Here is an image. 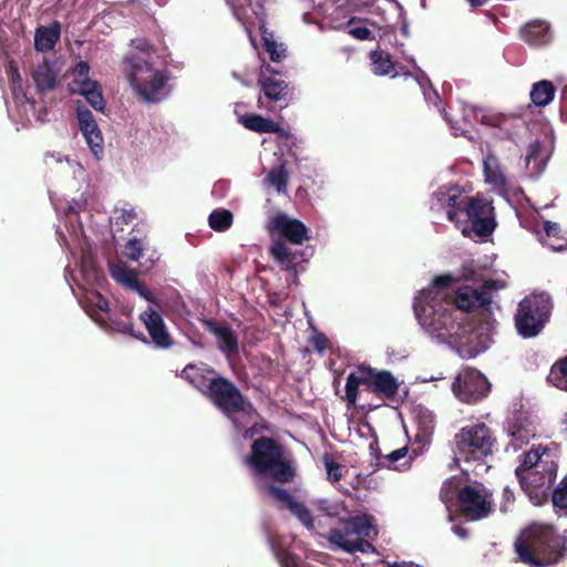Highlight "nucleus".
Instances as JSON below:
<instances>
[{
	"instance_id": "nucleus-1",
	"label": "nucleus",
	"mask_w": 567,
	"mask_h": 567,
	"mask_svg": "<svg viewBox=\"0 0 567 567\" xmlns=\"http://www.w3.org/2000/svg\"><path fill=\"white\" fill-rule=\"evenodd\" d=\"M461 277L476 286L458 287L452 303L449 297L453 277L439 276L414 297L413 310L423 332L433 342L445 346L462 359H474L493 343L496 320L489 311L481 317L457 311L487 310L493 292L504 288L505 284L486 279L484 267L474 260L463 265Z\"/></svg>"
},
{
	"instance_id": "nucleus-2",
	"label": "nucleus",
	"mask_w": 567,
	"mask_h": 567,
	"mask_svg": "<svg viewBox=\"0 0 567 567\" xmlns=\"http://www.w3.org/2000/svg\"><path fill=\"white\" fill-rule=\"evenodd\" d=\"M80 206L81 204L75 202L74 205L63 208L65 213V231L61 228L58 229L60 240L71 252L76 266L75 272L71 271L70 266H66L65 271L70 279L83 290V295L79 297L80 303L99 326L137 338L133 332L131 323L112 320L109 302L96 290L105 281V278L95 264L91 245L79 221L78 209Z\"/></svg>"
},
{
	"instance_id": "nucleus-3",
	"label": "nucleus",
	"mask_w": 567,
	"mask_h": 567,
	"mask_svg": "<svg viewBox=\"0 0 567 567\" xmlns=\"http://www.w3.org/2000/svg\"><path fill=\"white\" fill-rule=\"evenodd\" d=\"M431 209L445 212L447 219L454 223L463 235L472 230L480 237H486L495 229L491 203L463 194L457 185L440 187L431 199Z\"/></svg>"
},
{
	"instance_id": "nucleus-4",
	"label": "nucleus",
	"mask_w": 567,
	"mask_h": 567,
	"mask_svg": "<svg viewBox=\"0 0 567 567\" xmlns=\"http://www.w3.org/2000/svg\"><path fill=\"white\" fill-rule=\"evenodd\" d=\"M462 475L447 478L441 488V501L450 513L458 511L471 520H478L492 513L493 499L491 492L480 483L468 484L467 470L462 468Z\"/></svg>"
},
{
	"instance_id": "nucleus-5",
	"label": "nucleus",
	"mask_w": 567,
	"mask_h": 567,
	"mask_svg": "<svg viewBox=\"0 0 567 567\" xmlns=\"http://www.w3.org/2000/svg\"><path fill=\"white\" fill-rule=\"evenodd\" d=\"M556 473L555 455L549 449L543 446L532 449L525 453L520 464L515 470L522 489L536 506L547 501Z\"/></svg>"
},
{
	"instance_id": "nucleus-6",
	"label": "nucleus",
	"mask_w": 567,
	"mask_h": 567,
	"mask_svg": "<svg viewBox=\"0 0 567 567\" xmlns=\"http://www.w3.org/2000/svg\"><path fill=\"white\" fill-rule=\"evenodd\" d=\"M566 538L551 525L535 523L522 532L515 542L517 559L528 567H546L555 563Z\"/></svg>"
},
{
	"instance_id": "nucleus-7",
	"label": "nucleus",
	"mask_w": 567,
	"mask_h": 567,
	"mask_svg": "<svg viewBox=\"0 0 567 567\" xmlns=\"http://www.w3.org/2000/svg\"><path fill=\"white\" fill-rule=\"evenodd\" d=\"M123 70L131 89L143 102L159 103L169 95L168 72L153 61H146L143 56H125Z\"/></svg>"
},
{
	"instance_id": "nucleus-8",
	"label": "nucleus",
	"mask_w": 567,
	"mask_h": 567,
	"mask_svg": "<svg viewBox=\"0 0 567 567\" xmlns=\"http://www.w3.org/2000/svg\"><path fill=\"white\" fill-rule=\"evenodd\" d=\"M246 464L258 475H269L279 482H290L295 472L282 450L271 439L261 437L254 442Z\"/></svg>"
},
{
	"instance_id": "nucleus-9",
	"label": "nucleus",
	"mask_w": 567,
	"mask_h": 567,
	"mask_svg": "<svg viewBox=\"0 0 567 567\" xmlns=\"http://www.w3.org/2000/svg\"><path fill=\"white\" fill-rule=\"evenodd\" d=\"M212 385L206 396L231 420L236 430H244L256 415L251 403L234 383L224 378H218Z\"/></svg>"
},
{
	"instance_id": "nucleus-10",
	"label": "nucleus",
	"mask_w": 567,
	"mask_h": 567,
	"mask_svg": "<svg viewBox=\"0 0 567 567\" xmlns=\"http://www.w3.org/2000/svg\"><path fill=\"white\" fill-rule=\"evenodd\" d=\"M494 442L495 439L485 424L465 425L454 436V461L480 462L492 454Z\"/></svg>"
},
{
	"instance_id": "nucleus-11",
	"label": "nucleus",
	"mask_w": 567,
	"mask_h": 567,
	"mask_svg": "<svg viewBox=\"0 0 567 567\" xmlns=\"http://www.w3.org/2000/svg\"><path fill=\"white\" fill-rule=\"evenodd\" d=\"M551 307L550 297L544 292L524 298L515 316L517 332L524 338L536 337L548 321Z\"/></svg>"
},
{
	"instance_id": "nucleus-12",
	"label": "nucleus",
	"mask_w": 567,
	"mask_h": 567,
	"mask_svg": "<svg viewBox=\"0 0 567 567\" xmlns=\"http://www.w3.org/2000/svg\"><path fill=\"white\" fill-rule=\"evenodd\" d=\"M451 390L461 402L473 404L487 396L491 383L478 370L466 368L457 373L451 384Z\"/></svg>"
},
{
	"instance_id": "nucleus-13",
	"label": "nucleus",
	"mask_w": 567,
	"mask_h": 567,
	"mask_svg": "<svg viewBox=\"0 0 567 567\" xmlns=\"http://www.w3.org/2000/svg\"><path fill=\"white\" fill-rule=\"evenodd\" d=\"M148 303V307L140 313L138 318L155 347L158 349H168L173 346V338L159 312L161 306L156 299L154 303Z\"/></svg>"
},
{
	"instance_id": "nucleus-14",
	"label": "nucleus",
	"mask_w": 567,
	"mask_h": 567,
	"mask_svg": "<svg viewBox=\"0 0 567 567\" xmlns=\"http://www.w3.org/2000/svg\"><path fill=\"white\" fill-rule=\"evenodd\" d=\"M269 233H277L295 245H302L309 239V229L299 219L292 218L286 213L279 212L267 220Z\"/></svg>"
},
{
	"instance_id": "nucleus-15",
	"label": "nucleus",
	"mask_w": 567,
	"mask_h": 567,
	"mask_svg": "<svg viewBox=\"0 0 567 567\" xmlns=\"http://www.w3.org/2000/svg\"><path fill=\"white\" fill-rule=\"evenodd\" d=\"M76 120L91 153L97 161L101 159L104 154V138L92 112L80 103L76 106Z\"/></svg>"
},
{
	"instance_id": "nucleus-16",
	"label": "nucleus",
	"mask_w": 567,
	"mask_h": 567,
	"mask_svg": "<svg viewBox=\"0 0 567 567\" xmlns=\"http://www.w3.org/2000/svg\"><path fill=\"white\" fill-rule=\"evenodd\" d=\"M554 150V141L544 135L529 144L525 155V166L528 175L537 178L545 169Z\"/></svg>"
},
{
	"instance_id": "nucleus-17",
	"label": "nucleus",
	"mask_w": 567,
	"mask_h": 567,
	"mask_svg": "<svg viewBox=\"0 0 567 567\" xmlns=\"http://www.w3.org/2000/svg\"><path fill=\"white\" fill-rule=\"evenodd\" d=\"M506 432L511 441L508 442L506 450L513 449L516 451L524 444H527L535 435V427L525 413L519 412L513 414L508 419L506 425Z\"/></svg>"
},
{
	"instance_id": "nucleus-18",
	"label": "nucleus",
	"mask_w": 567,
	"mask_h": 567,
	"mask_svg": "<svg viewBox=\"0 0 567 567\" xmlns=\"http://www.w3.org/2000/svg\"><path fill=\"white\" fill-rule=\"evenodd\" d=\"M69 90L72 93L81 94L95 111H104L105 102L99 83L87 75L71 74Z\"/></svg>"
},
{
	"instance_id": "nucleus-19",
	"label": "nucleus",
	"mask_w": 567,
	"mask_h": 567,
	"mask_svg": "<svg viewBox=\"0 0 567 567\" xmlns=\"http://www.w3.org/2000/svg\"><path fill=\"white\" fill-rule=\"evenodd\" d=\"M110 272L112 278L126 289L136 292L141 298L148 302H155L154 295L146 287H143L137 282L136 272L130 269L125 264L115 262L110 265Z\"/></svg>"
},
{
	"instance_id": "nucleus-20",
	"label": "nucleus",
	"mask_w": 567,
	"mask_h": 567,
	"mask_svg": "<svg viewBox=\"0 0 567 567\" xmlns=\"http://www.w3.org/2000/svg\"><path fill=\"white\" fill-rule=\"evenodd\" d=\"M259 83L269 100H285L287 95V84L282 79L278 78V73L275 72L269 64L261 65Z\"/></svg>"
},
{
	"instance_id": "nucleus-21",
	"label": "nucleus",
	"mask_w": 567,
	"mask_h": 567,
	"mask_svg": "<svg viewBox=\"0 0 567 567\" xmlns=\"http://www.w3.org/2000/svg\"><path fill=\"white\" fill-rule=\"evenodd\" d=\"M182 377L205 395L213 386L212 383L218 379L214 370L205 364L186 365L182 371Z\"/></svg>"
},
{
	"instance_id": "nucleus-22",
	"label": "nucleus",
	"mask_w": 567,
	"mask_h": 567,
	"mask_svg": "<svg viewBox=\"0 0 567 567\" xmlns=\"http://www.w3.org/2000/svg\"><path fill=\"white\" fill-rule=\"evenodd\" d=\"M340 529L343 532V535H347L349 538H373L378 534L374 518L368 514L358 515L349 519L344 518L343 528Z\"/></svg>"
},
{
	"instance_id": "nucleus-23",
	"label": "nucleus",
	"mask_w": 567,
	"mask_h": 567,
	"mask_svg": "<svg viewBox=\"0 0 567 567\" xmlns=\"http://www.w3.org/2000/svg\"><path fill=\"white\" fill-rule=\"evenodd\" d=\"M368 389L384 399L393 398L399 390V382L389 371H375L371 368Z\"/></svg>"
},
{
	"instance_id": "nucleus-24",
	"label": "nucleus",
	"mask_w": 567,
	"mask_h": 567,
	"mask_svg": "<svg viewBox=\"0 0 567 567\" xmlns=\"http://www.w3.org/2000/svg\"><path fill=\"white\" fill-rule=\"evenodd\" d=\"M208 332L213 333L218 343V348L226 354H235L238 351V339L235 331L228 324L217 323L212 320L205 321Z\"/></svg>"
},
{
	"instance_id": "nucleus-25",
	"label": "nucleus",
	"mask_w": 567,
	"mask_h": 567,
	"mask_svg": "<svg viewBox=\"0 0 567 567\" xmlns=\"http://www.w3.org/2000/svg\"><path fill=\"white\" fill-rule=\"evenodd\" d=\"M289 173L284 163H280L264 172L261 185L267 194L286 195Z\"/></svg>"
},
{
	"instance_id": "nucleus-26",
	"label": "nucleus",
	"mask_w": 567,
	"mask_h": 567,
	"mask_svg": "<svg viewBox=\"0 0 567 567\" xmlns=\"http://www.w3.org/2000/svg\"><path fill=\"white\" fill-rule=\"evenodd\" d=\"M364 538L365 537L349 538L347 535H343V532L340 528L331 529L328 536V540L332 546L347 553L374 551L373 545Z\"/></svg>"
},
{
	"instance_id": "nucleus-27",
	"label": "nucleus",
	"mask_w": 567,
	"mask_h": 567,
	"mask_svg": "<svg viewBox=\"0 0 567 567\" xmlns=\"http://www.w3.org/2000/svg\"><path fill=\"white\" fill-rule=\"evenodd\" d=\"M8 76L11 83L13 102L18 109V112L21 113V115L25 117L27 121H29V112H33L34 104L30 102L25 92L23 91L21 76L13 65L8 68Z\"/></svg>"
},
{
	"instance_id": "nucleus-28",
	"label": "nucleus",
	"mask_w": 567,
	"mask_h": 567,
	"mask_svg": "<svg viewBox=\"0 0 567 567\" xmlns=\"http://www.w3.org/2000/svg\"><path fill=\"white\" fill-rule=\"evenodd\" d=\"M372 72L375 75L384 76L390 75L391 78H396L400 75L410 76L411 73L405 71L401 66H396L394 62H392L389 53L375 50L370 54Z\"/></svg>"
},
{
	"instance_id": "nucleus-29",
	"label": "nucleus",
	"mask_w": 567,
	"mask_h": 567,
	"mask_svg": "<svg viewBox=\"0 0 567 567\" xmlns=\"http://www.w3.org/2000/svg\"><path fill=\"white\" fill-rule=\"evenodd\" d=\"M522 38L529 45L540 47L550 42L551 32L546 21L534 20L522 29Z\"/></svg>"
},
{
	"instance_id": "nucleus-30",
	"label": "nucleus",
	"mask_w": 567,
	"mask_h": 567,
	"mask_svg": "<svg viewBox=\"0 0 567 567\" xmlns=\"http://www.w3.org/2000/svg\"><path fill=\"white\" fill-rule=\"evenodd\" d=\"M61 35V24L53 21L49 25L39 27L34 32V48L39 52L53 50Z\"/></svg>"
},
{
	"instance_id": "nucleus-31",
	"label": "nucleus",
	"mask_w": 567,
	"mask_h": 567,
	"mask_svg": "<svg viewBox=\"0 0 567 567\" xmlns=\"http://www.w3.org/2000/svg\"><path fill=\"white\" fill-rule=\"evenodd\" d=\"M483 172L485 182L496 190H502L506 185V175L503 172L499 159L493 154L487 153L483 159Z\"/></svg>"
},
{
	"instance_id": "nucleus-32",
	"label": "nucleus",
	"mask_w": 567,
	"mask_h": 567,
	"mask_svg": "<svg viewBox=\"0 0 567 567\" xmlns=\"http://www.w3.org/2000/svg\"><path fill=\"white\" fill-rule=\"evenodd\" d=\"M371 377V368L361 365L355 371L351 372L347 378L346 383V400L349 404L354 405L358 399L359 388L365 385Z\"/></svg>"
},
{
	"instance_id": "nucleus-33",
	"label": "nucleus",
	"mask_w": 567,
	"mask_h": 567,
	"mask_svg": "<svg viewBox=\"0 0 567 567\" xmlns=\"http://www.w3.org/2000/svg\"><path fill=\"white\" fill-rule=\"evenodd\" d=\"M59 70L54 68V64L43 59L32 72V79L39 91L51 90L56 84Z\"/></svg>"
},
{
	"instance_id": "nucleus-34",
	"label": "nucleus",
	"mask_w": 567,
	"mask_h": 567,
	"mask_svg": "<svg viewBox=\"0 0 567 567\" xmlns=\"http://www.w3.org/2000/svg\"><path fill=\"white\" fill-rule=\"evenodd\" d=\"M495 127V135L499 138H513L524 127V121L514 115H498L489 120Z\"/></svg>"
},
{
	"instance_id": "nucleus-35",
	"label": "nucleus",
	"mask_w": 567,
	"mask_h": 567,
	"mask_svg": "<svg viewBox=\"0 0 567 567\" xmlns=\"http://www.w3.org/2000/svg\"><path fill=\"white\" fill-rule=\"evenodd\" d=\"M311 505L323 516L339 518L342 522L348 513L344 503L336 498H315Z\"/></svg>"
},
{
	"instance_id": "nucleus-36",
	"label": "nucleus",
	"mask_w": 567,
	"mask_h": 567,
	"mask_svg": "<svg viewBox=\"0 0 567 567\" xmlns=\"http://www.w3.org/2000/svg\"><path fill=\"white\" fill-rule=\"evenodd\" d=\"M556 89L548 80H542L533 84L529 96L536 106L548 105L555 96Z\"/></svg>"
},
{
	"instance_id": "nucleus-37",
	"label": "nucleus",
	"mask_w": 567,
	"mask_h": 567,
	"mask_svg": "<svg viewBox=\"0 0 567 567\" xmlns=\"http://www.w3.org/2000/svg\"><path fill=\"white\" fill-rule=\"evenodd\" d=\"M272 258L284 268L292 269L297 259V252L292 251L287 244L276 240L270 247Z\"/></svg>"
},
{
	"instance_id": "nucleus-38",
	"label": "nucleus",
	"mask_w": 567,
	"mask_h": 567,
	"mask_svg": "<svg viewBox=\"0 0 567 567\" xmlns=\"http://www.w3.org/2000/svg\"><path fill=\"white\" fill-rule=\"evenodd\" d=\"M240 123L248 130L258 133L278 132L279 126L271 120L265 118L261 115H245L240 117Z\"/></svg>"
},
{
	"instance_id": "nucleus-39",
	"label": "nucleus",
	"mask_w": 567,
	"mask_h": 567,
	"mask_svg": "<svg viewBox=\"0 0 567 567\" xmlns=\"http://www.w3.org/2000/svg\"><path fill=\"white\" fill-rule=\"evenodd\" d=\"M548 381L555 388L567 392V357L553 364L548 375Z\"/></svg>"
},
{
	"instance_id": "nucleus-40",
	"label": "nucleus",
	"mask_w": 567,
	"mask_h": 567,
	"mask_svg": "<svg viewBox=\"0 0 567 567\" xmlns=\"http://www.w3.org/2000/svg\"><path fill=\"white\" fill-rule=\"evenodd\" d=\"M233 214L227 209H215L208 216L209 227L215 231H226L233 225Z\"/></svg>"
},
{
	"instance_id": "nucleus-41",
	"label": "nucleus",
	"mask_w": 567,
	"mask_h": 567,
	"mask_svg": "<svg viewBox=\"0 0 567 567\" xmlns=\"http://www.w3.org/2000/svg\"><path fill=\"white\" fill-rule=\"evenodd\" d=\"M261 38L264 47L271 61L279 62L286 56V49L284 48V44L277 43L271 32L261 28Z\"/></svg>"
},
{
	"instance_id": "nucleus-42",
	"label": "nucleus",
	"mask_w": 567,
	"mask_h": 567,
	"mask_svg": "<svg viewBox=\"0 0 567 567\" xmlns=\"http://www.w3.org/2000/svg\"><path fill=\"white\" fill-rule=\"evenodd\" d=\"M385 458L393 465V470L404 471L410 467L413 456L409 455V449L404 446L389 453Z\"/></svg>"
},
{
	"instance_id": "nucleus-43",
	"label": "nucleus",
	"mask_w": 567,
	"mask_h": 567,
	"mask_svg": "<svg viewBox=\"0 0 567 567\" xmlns=\"http://www.w3.org/2000/svg\"><path fill=\"white\" fill-rule=\"evenodd\" d=\"M288 509L300 520L305 527L308 529L313 528L312 514L305 504L293 501Z\"/></svg>"
},
{
	"instance_id": "nucleus-44",
	"label": "nucleus",
	"mask_w": 567,
	"mask_h": 567,
	"mask_svg": "<svg viewBox=\"0 0 567 567\" xmlns=\"http://www.w3.org/2000/svg\"><path fill=\"white\" fill-rule=\"evenodd\" d=\"M131 45L132 50L125 56H143L146 61H153V52L147 40L134 39Z\"/></svg>"
},
{
	"instance_id": "nucleus-45",
	"label": "nucleus",
	"mask_w": 567,
	"mask_h": 567,
	"mask_svg": "<svg viewBox=\"0 0 567 567\" xmlns=\"http://www.w3.org/2000/svg\"><path fill=\"white\" fill-rule=\"evenodd\" d=\"M409 62L412 63L413 68L419 72V75H416V81L420 85V87L422 89L423 91V95H424V99L425 101L427 102V104H433L435 106H439V102H440V96L439 94L434 91V90H426L422 83V78H425V74L422 70H420V68L416 65L415 63V60L413 56H406L405 58Z\"/></svg>"
},
{
	"instance_id": "nucleus-46",
	"label": "nucleus",
	"mask_w": 567,
	"mask_h": 567,
	"mask_svg": "<svg viewBox=\"0 0 567 567\" xmlns=\"http://www.w3.org/2000/svg\"><path fill=\"white\" fill-rule=\"evenodd\" d=\"M269 542H270L271 549L275 553L281 567H299L298 558L295 555H292L291 553H289L285 549H281L277 545L275 538H270Z\"/></svg>"
},
{
	"instance_id": "nucleus-47",
	"label": "nucleus",
	"mask_w": 567,
	"mask_h": 567,
	"mask_svg": "<svg viewBox=\"0 0 567 567\" xmlns=\"http://www.w3.org/2000/svg\"><path fill=\"white\" fill-rule=\"evenodd\" d=\"M551 502L555 507L567 508V475L563 478L558 487L553 492Z\"/></svg>"
},
{
	"instance_id": "nucleus-48",
	"label": "nucleus",
	"mask_w": 567,
	"mask_h": 567,
	"mask_svg": "<svg viewBox=\"0 0 567 567\" xmlns=\"http://www.w3.org/2000/svg\"><path fill=\"white\" fill-rule=\"evenodd\" d=\"M267 492L274 499H276L281 505L286 506L287 508H289L291 503H293L295 501L286 489L276 487L272 484L267 485Z\"/></svg>"
},
{
	"instance_id": "nucleus-49",
	"label": "nucleus",
	"mask_w": 567,
	"mask_h": 567,
	"mask_svg": "<svg viewBox=\"0 0 567 567\" xmlns=\"http://www.w3.org/2000/svg\"><path fill=\"white\" fill-rule=\"evenodd\" d=\"M142 252H143V245L136 238L130 239L125 244L124 250H123L124 256L127 259L133 260V261L138 260L140 257L142 256Z\"/></svg>"
},
{
	"instance_id": "nucleus-50",
	"label": "nucleus",
	"mask_w": 567,
	"mask_h": 567,
	"mask_svg": "<svg viewBox=\"0 0 567 567\" xmlns=\"http://www.w3.org/2000/svg\"><path fill=\"white\" fill-rule=\"evenodd\" d=\"M71 161V158H69L68 156L63 155L60 152L49 153L45 157V162L49 166H58L60 167L61 172H64L65 168L69 167V163Z\"/></svg>"
},
{
	"instance_id": "nucleus-51",
	"label": "nucleus",
	"mask_w": 567,
	"mask_h": 567,
	"mask_svg": "<svg viewBox=\"0 0 567 567\" xmlns=\"http://www.w3.org/2000/svg\"><path fill=\"white\" fill-rule=\"evenodd\" d=\"M419 424L423 435H429L434 429V415L429 410H421L419 413Z\"/></svg>"
},
{
	"instance_id": "nucleus-52",
	"label": "nucleus",
	"mask_w": 567,
	"mask_h": 567,
	"mask_svg": "<svg viewBox=\"0 0 567 567\" xmlns=\"http://www.w3.org/2000/svg\"><path fill=\"white\" fill-rule=\"evenodd\" d=\"M324 465L327 470L328 480L337 482L342 477V466L332 460L326 458Z\"/></svg>"
},
{
	"instance_id": "nucleus-53",
	"label": "nucleus",
	"mask_w": 567,
	"mask_h": 567,
	"mask_svg": "<svg viewBox=\"0 0 567 567\" xmlns=\"http://www.w3.org/2000/svg\"><path fill=\"white\" fill-rule=\"evenodd\" d=\"M64 173H70L76 181H85L86 178V172L84 167L74 159L69 163V167L65 168Z\"/></svg>"
},
{
	"instance_id": "nucleus-54",
	"label": "nucleus",
	"mask_w": 567,
	"mask_h": 567,
	"mask_svg": "<svg viewBox=\"0 0 567 567\" xmlns=\"http://www.w3.org/2000/svg\"><path fill=\"white\" fill-rule=\"evenodd\" d=\"M348 33L358 40H369L371 39V30L365 25H357L350 28Z\"/></svg>"
},
{
	"instance_id": "nucleus-55",
	"label": "nucleus",
	"mask_w": 567,
	"mask_h": 567,
	"mask_svg": "<svg viewBox=\"0 0 567 567\" xmlns=\"http://www.w3.org/2000/svg\"><path fill=\"white\" fill-rule=\"evenodd\" d=\"M114 218L116 224H128L135 218V212L133 208H123L120 210V215Z\"/></svg>"
},
{
	"instance_id": "nucleus-56",
	"label": "nucleus",
	"mask_w": 567,
	"mask_h": 567,
	"mask_svg": "<svg viewBox=\"0 0 567 567\" xmlns=\"http://www.w3.org/2000/svg\"><path fill=\"white\" fill-rule=\"evenodd\" d=\"M544 231L546 237H555L558 238L560 234V227L557 223L545 220L544 221Z\"/></svg>"
},
{
	"instance_id": "nucleus-57",
	"label": "nucleus",
	"mask_w": 567,
	"mask_h": 567,
	"mask_svg": "<svg viewBox=\"0 0 567 567\" xmlns=\"http://www.w3.org/2000/svg\"><path fill=\"white\" fill-rule=\"evenodd\" d=\"M248 6L250 7L254 16L261 20L264 17V3L262 0H246Z\"/></svg>"
},
{
	"instance_id": "nucleus-58",
	"label": "nucleus",
	"mask_w": 567,
	"mask_h": 567,
	"mask_svg": "<svg viewBox=\"0 0 567 567\" xmlns=\"http://www.w3.org/2000/svg\"><path fill=\"white\" fill-rule=\"evenodd\" d=\"M328 340L323 334H317L312 338L313 348L322 353L327 348Z\"/></svg>"
},
{
	"instance_id": "nucleus-59",
	"label": "nucleus",
	"mask_w": 567,
	"mask_h": 567,
	"mask_svg": "<svg viewBox=\"0 0 567 567\" xmlns=\"http://www.w3.org/2000/svg\"><path fill=\"white\" fill-rule=\"evenodd\" d=\"M90 72V65L85 61H80L76 63V65L71 71V74L75 75H87Z\"/></svg>"
},
{
	"instance_id": "nucleus-60",
	"label": "nucleus",
	"mask_w": 567,
	"mask_h": 567,
	"mask_svg": "<svg viewBox=\"0 0 567 567\" xmlns=\"http://www.w3.org/2000/svg\"><path fill=\"white\" fill-rule=\"evenodd\" d=\"M439 111L443 114L446 122L451 123V130L453 131L454 135H463L466 131L463 126L458 124H453L451 120L447 117L444 109L439 107Z\"/></svg>"
},
{
	"instance_id": "nucleus-61",
	"label": "nucleus",
	"mask_w": 567,
	"mask_h": 567,
	"mask_svg": "<svg viewBox=\"0 0 567 567\" xmlns=\"http://www.w3.org/2000/svg\"><path fill=\"white\" fill-rule=\"evenodd\" d=\"M386 567H422L421 565H417L413 561H395V563H389Z\"/></svg>"
},
{
	"instance_id": "nucleus-62",
	"label": "nucleus",
	"mask_w": 567,
	"mask_h": 567,
	"mask_svg": "<svg viewBox=\"0 0 567 567\" xmlns=\"http://www.w3.org/2000/svg\"><path fill=\"white\" fill-rule=\"evenodd\" d=\"M453 532L456 536H458L460 538H466L467 537V533L464 528L460 527V526H454L453 527Z\"/></svg>"
},
{
	"instance_id": "nucleus-63",
	"label": "nucleus",
	"mask_w": 567,
	"mask_h": 567,
	"mask_svg": "<svg viewBox=\"0 0 567 567\" xmlns=\"http://www.w3.org/2000/svg\"><path fill=\"white\" fill-rule=\"evenodd\" d=\"M234 14L237 17L238 20H244V19L248 18V16L244 9L241 10L236 7H234Z\"/></svg>"
},
{
	"instance_id": "nucleus-64",
	"label": "nucleus",
	"mask_w": 567,
	"mask_h": 567,
	"mask_svg": "<svg viewBox=\"0 0 567 567\" xmlns=\"http://www.w3.org/2000/svg\"><path fill=\"white\" fill-rule=\"evenodd\" d=\"M503 496H504V499H505L506 503H511V502L514 501V494L508 488H504Z\"/></svg>"
}]
</instances>
